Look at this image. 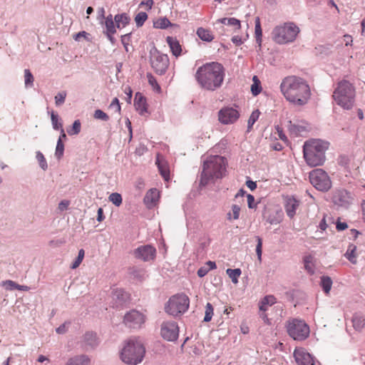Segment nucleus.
<instances>
[{"mask_svg":"<svg viewBox=\"0 0 365 365\" xmlns=\"http://www.w3.org/2000/svg\"><path fill=\"white\" fill-rule=\"evenodd\" d=\"M335 103L345 110H350L355 101V88L346 80H342L337 83L332 95Z\"/></svg>","mask_w":365,"mask_h":365,"instance_id":"nucleus-5","label":"nucleus"},{"mask_svg":"<svg viewBox=\"0 0 365 365\" xmlns=\"http://www.w3.org/2000/svg\"><path fill=\"white\" fill-rule=\"evenodd\" d=\"M160 197L157 189H150L144 197L143 201L148 208L154 207Z\"/></svg>","mask_w":365,"mask_h":365,"instance_id":"nucleus-20","label":"nucleus"},{"mask_svg":"<svg viewBox=\"0 0 365 365\" xmlns=\"http://www.w3.org/2000/svg\"><path fill=\"white\" fill-rule=\"evenodd\" d=\"M226 272L234 284H237L238 282V277L240 276L242 273L240 269H227L226 270Z\"/></svg>","mask_w":365,"mask_h":365,"instance_id":"nucleus-35","label":"nucleus"},{"mask_svg":"<svg viewBox=\"0 0 365 365\" xmlns=\"http://www.w3.org/2000/svg\"><path fill=\"white\" fill-rule=\"evenodd\" d=\"M190 299L184 294H178L171 297L165 306V312L172 316H178L185 313L189 308Z\"/></svg>","mask_w":365,"mask_h":365,"instance_id":"nucleus-8","label":"nucleus"},{"mask_svg":"<svg viewBox=\"0 0 365 365\" xmlns=\"http://www.w3.org/2000/svg\"><path fill=\"white\" fill-rule=\"evenodd\" d=\"M179 334V329L175 322H165L161 325V336L167 341H175Z\"/></svg>","mask_w":365,"mask_h":365,"instance_id":"nucleus-13","label":"nucleus"},{"mask_svg":"<svg viewBox=\"0 0 365 365\" xmlns=\"http://www.w3.org/2000/svg\"><path fill=\"white\" fill-rule=\"evenodd\" d=\"M320 285L326 294H329L332 286V280L328 276H322L321 277Z\"/></svg>","mask_w":365,"mask_h":365,"instance_id":"nucleus-32","label":"nucleus"},{"mask_svg":"<svg viewBox=\"0 0 365 365\" xmlns=\"http://www.w3.org/2000/svg\"><path fill=\"white\" fill-rule=\"evenodd\" d=\"M256 240L257 242V244L256 246V253H257L258 259L259 261H261L262 254V240L259 236H256Z\"/></svg>","mask_w":365,"mask_h":365,"instance_id":"nucleus-47","label":"nucleus"},{"mask_svg":"<svg viewBox=\"0 0 365 365\" xmlns=\"http://www.w3.org/2000/svg\"><path fill=\"white\" fill-rule=\"evenodd\" d=\"M93 116L96 119H99L104 121H107L109 120L108 115L105 112L100 109H97L95 110Z\"/></svg>","mask_w":365,"mask_h":365,"instance_id":"nucleus-48","label":"nucleus"},{"mask_svg":"<svg viewBox=\"0 0 365 365\" xmlns=\"http://www.w3.org/2000/svg\"><path fill=\"white\" fill-rule=\"evenodd\" d=\"M208 272L209 269H207L206 266H203L197 270V275L200 277H203L207 274Z\"/></svg>","mask_w":365,"mask_h":365,"instance_id":"nucleus-58","label":"nucleus"},{"mask_svg":"<svg viewBox=\"0 0 365 365\" xmlns=\"http://www.w3.org/2000/svg\"><path fill=\"white\" fill-rule=\"evenodd\" d=\"M114 21L118 29L124 28L130 21L129 16L123 13L120 14H117L114 17Z\"/></svg>","mask_w":365,"mask_h":365,"instance_id":"nucleus-28","label":"nucleus"},{"mask_svg":"<svg viewBox=\"0 0 365 365\" xmlns=\"http://www.w3.org/2000/svg\"><path fill=\"white\" fill-rule=\"evenodd\" d=\"M112 306L119 308L123 306L130 299L129 295L122 289H115L112 292Z\"/></svg>","mask_w":365,"mask_h":365,"instance_id":"nucleus-17","label":"nucleus"},{"mask_svg":"<svg viewBox=\"0 0 365 365\" xmlns=\"http://www.w3.org/2000/svg\"><path fill=\"white\" fill-rule=\"evenodd\" d=\"M262 91V87L260 86V83H257L255 81L253 83V84L251 86V92L253 96H257Z\"/></svg>","mask_w":365,"mask_h":365,"instance_id":"nucleus-51","label":"nucleus"},{"mask_svg":"<svg viewBox=\"0 0 365 365\" xmlns=\"http://www.w3.org/2000/svg\"><path fill=\"white\" fill-rule=\"evenodd\" d=\"M354 197L351 192L346 190H339L333 195V202L341 207L348 208L353 203Z\"/></svg>","mask_w":365,"mask_h":365,"instance_id":"nucleus-14","label":"nucleus"},{"mask_svg":"<svg viewBox=\"0 0 365 365\" xmlns=\"http://www.w3.org/2000/svg\"><path fill=\"white\" fill-rule=\"evenodd\" d=\"M123 322L129 328L138 329L144 324L145 317L140 312L133 309L125 314Z\"/></svg>","mask_w":365,"mask_h":365,"instance_id":"nucleus-12","label":"nucleus"},{"mask_svg":"<svg viewBox=\"0 0 365 365\" xmlns=\"http://www.w3.org/2000/svg\"><path fill=\"white\" fill-rule=\"evenodd\" d=\"M98 19H100L101 23L103 24V19H106L104 8H103V7L99 8L98 10Z\"/></svg>","mask_w":365,"mask_h":365,"instance_id":"nucleus-63","label":"nucleus"},{"mask_svg":"<svg viewBox=\"0 0 365 365\" xmlns=\"http://www.w3.org/2000/svg\"><path fill=\"white\" fill-rule=\"evenodd\" d=\"M247 205H248V207L249 208H254L255 207V205L254 204L255 202V197L253 195H250V194H248L247 195Z\"/></svg>","mask_w":365,"mask_h":365,"instance_id":"nucleus-57","label":"nucleus"},{"mask_svg":"<svg viewBox=\"0 0 365 365\" xmlns=\"http://www.w3.org/2000/svg\"><path fill=\"white\" fill-rule=\"evenodd\" d=\"M356 250V246L353 244H350L347 248V250H346L345 255H344L346 258L353 264L356 263V256L355 255Z\"/></svg>","mask_w":365,"mask_h":365,"instance_id":"nucleus-30","label":"nucleus"},{"mask_svg":"<svg viewBox=\"0 0 365 365\" xmlns=\"http://www.w3.org/2000/svg\"><path fill=\"white\" fill-rule=\"evenodd\" d=\"M262 300L264 302V304L268 306H272L276 303V298L273 295L266 296Z\"/></svg>","mask_w":365,"mask_h":365,"instance_id":"nucleus-52","label":"nucleus"},{"mask_svg":"<svg viewBox=\"0 0 365 365\" xmlns=\"http://www.w3.org/2000/svg\"><path fill=\"white\" fill-rule=\"evenodd\" d=\"M150 62L152 68L157 74H164L170 63L167 54L160 53L155 47L150 51Z\"/></svg>","mask_w":365,"mask_h":365,"instance_id":"nucleus-10","label":"nucleus"},{"mask_svg":"<svg viewBox=\"0 0 365 365\" xmlns=\"http://www.w3.org/2000/svg\"><path fill=\"white\" fill-rule=\"evenodd\" d=\"M286 327L289 335L294 340L302 341L309 335V327L303 320L289 319L287 322Z\"/></svg>","mask_w":365,"mask_h":365,"instance_id":"nucleus-9","label":"nucleus"},{"mask_svg":"<svg viewBox=\"0 0 365 365\" xmlns=\"http://www.w3.org/2000/svg\"><path fill=\"white\" fill-rule=\"evenodd\" d=\"M51 120L53 128L56 130H58L59 129L62 128V123L59 121L58 115L54 112H51Z\"/></svg>","mask_w":365,"mask_h":365,"instance_id":"nucleus-38","label":"nucleus"},{"mask_svg":"<svg viewBox=\"0 0 365 365\" xmlns=\"http://www.w3.org/2000/svg\"><path fill=\"white\" fill-rule=\"evenodd\" d=\"M81 123L79 120H76L73 122L72 128L68 129L67 132L70 135H77L81 132Z\"/></svg>","mask_w":365,"mask_h":365,"instance_id":"nucleus-39","label":"nucleus"},{"mask_svg":"<svg viewBox=\"0 0 365 365\" xmlns=\"http://www.w3.org/2000/svg\"><path fill=\"white\" fill-rule=\"evenodd\" d=\"M71 325V322L67 321L56 328V331L58 334H63L67 332L69 326Z\"/></svg>","mask_w":365,"mask_h":365,"instance_id":"nucleus-49","label":"nucleus"},{"mask_svg":"<svg viewBox=\"0 0 365 365\" xmlns=\"http://www.w3.org/2000/svg\"><path fill=\"white\" fill-rule=\"evenodd\" d=\"M148 19V15L145 12H139L135 17V21L138 27H140L143 25L145 21Z\"/></svg>","mask_w":365,"mask_h":365,"instance_id":"nucleus-41","label":"nucleus"},{"mask_svg":"<svg viewBox=\"0 0 365 365\" xmlns=\"http://www.w3.org/2000/svg\"><path fill=\"white\" fill-rule=\"evenodd\" d=\"M260 112L259 110H254L250 115L248 123H247V129L248 130L252 128L255 123L259 117Z\"/></svg>","mask_w":365,"mask_h":365,"instance_id":"nucleus-40","label":"nucleus"},{"mask_svg":"<svg viewBox=\"0 0 365 365\" xmlns=\"http://www.w3.org/2000/svg\"><path fill=\"white\" fill-rule=\"evenodd\" d=\"M103 23H104V25L106 27V31H104V33L105 32H109V33H115L116 32L115 27V21L111 14H109L105 19V21Z\"/></svg>","mask_w":365,"mask_h":365,"instance_id":"nucleus-31","label":"nucleus"},{"mask_svg":"<svg viewBox=\"0 0 365 365\" xmlns=\"http://www.w3.org/2000/svg\"><path fill=\"white\" fill-rule=\"evenodd\" d=\"M66 95H67L66 92L63 91L58 92L55 96L54 99H55V104L56 106H60L64 103L66 98Z\"/></svg>","mask_w":365,"mask_h":365,"instance_id":"nucleus-43","label":"nucleus"},{"mask_svg":"<svg viewBox=\"0 0 365 365\" xmlns=\"http://www.w3.org/2000/svg\"><path fill=\"white\" fill-rule=\"evenodd\" d=\"M225 76L223 66L218 62H210L200 66L195 74L199 86L207 91H215L222 86Z\"/></svg>","mask_w":365,"mask_h":365,"instance_id":"nucleus-1","label":"nucleus"},{"mask_svg":"<svg viewBox=\"0 0 365 365\" xmlns=\"http://www.w3.org/2000/svg\"><path fill=\"white\" fill-rule=\"evenodd\" d=\"M353 41V39H352V37L350 35H344L343 36V43L346 45V46H349V45H351V43Z\"/></svg>","mask_w":365,"mask_h":365,"instance_id":"nucleus-60","label":"nucleus"},{"mask_svg":"<svg viewBox=\"0 0 365 365\" xmlns=\"http://www.w3.org/2000/svg\"><path fill=\"white\" fill-rule=\"evenodd\" d=\"M196 33L197 36L204 41L210 42L214 38L213 35L209 30L202 27L198 28Z\"/></svg>","mask_w":365,"mask_h":365,"instance_id":"nucleus-29","label":"nucleus"},{"mask_svg":"<svg viewBox=\"0 0 365 365\" xmlns=\"http://www.w3.org/2000/svg\"><path fill=\"white\" fill-rule=\"evenodd\" d=\"M336 230L338 231H342V230H346L348 227V225L346 222H341L338 221L336 222Z\"/></svg>","mask_w":365,"mask_h":365,"instance_id":"nucleus-62","label":"nucleus"},{"mask_svg":"<svg viewBox=\"0 0 365 365\" xmlns=\"http://www.w3.org/2000/svg\"><path fill=\"white\" fill-rule=\"evenodd\" d=\"M276 129L277 130L278 136H279V139H281L283 141H287V138L285 135V134L283 133L282 129H281L279 126H277L276 128Z\"/></svg>","mask_w":365,"mask_h":365,"instance_id":"nucleus-61","label":"nucleus"},{"mask_svg":"<svg viewBox=\"0 0 365 365\" xmlns=\"http://www.w3.org/2000/svg\"><path fill=\"white\" fill-rule=\"evenodd\" d=\"M66 365H90V359L86 355L70 358Z\"/></svg>","mask_w":365,"mask_h":365,"instance_id":"nucleus-24","label":"nucleus"},{"mask_svg":"<svg viewBox=\"0 0 365 365\" xmlns=\"http://www.w3.org/2000/svg\"><path fill=\"white\" fill-rule=\"evenodd\" d=\"M34 76L29 69L24 70V83L26 88H30L34 86Z\"/></svg>","mask_w":365,"mask_h":365,"instance_id":"nucleus-37","label":"nucleus"},{"mask_svg":"<svg viewBox=\"0 0 365 365\" xmlns=\"http://www.w3.org/2000/svg\"><path fill=\"white\" fill-rule=\"evenodd\" d=\"M156 164L158 165L160 175H162L165 180L168 181L170 178V170L167 164L161 161L158 156L156 160Z\"/></svg>","mask_w":365,"mask_h":365,"instance_id":"nucleus-26","label":"nucleus"},{"mask_svg":"<svg viewBox=\"0 0 365 365\" xmlns=\"http://www.w3.org/2000/svg\"><path fill=\"white\" fill-rule=\"evenodd\" d=\"M354 328L357 330H361L365 326V317L361 314H355L352 318Z\"/></svg>","mask_w":365,"mask_h":365,"instance_id":"nucleus-27","label":"nucleus"},{"mask_svg":"<svg viewBox=\"0 0 365 365\" xmlns=\"http://www.w3.org/2000/svg\"><path fill=\"white\" fill-rule=\"evenodd\" d=\"M288 128L289 130L293 133H299L303 130L301 126L296 125L295 124L292 123V121H289Z\"/></svg>","mask_w":365,"mask_h":365,"instance_id":"nucleus-54","label":"nucleus"},{"mask_svg":"<svg viewBox=\"0 0 365 365\" xmlns=\"http://www.w3.org/2000/svg\"><path fill=\"white\" fill-rule=\"evenodd\" d=\"M109 200L115 206H120L122 203V197L118 192H113L109 196Z\"/></svg>","mask_w":365,"mask_h":365,"instance_id":"nucleus-44","label":"nucleus"},{"mask_svg":"<svg viewBox=\"0 0 365 365\" xmlns=\"http://www.w3.org/2000/svg\"><path fill=\"white\" fill-rule=\"evenodd\" d=\"M217 23H220L224 25L232 26L234 28L235 31L240 29L241 28L240 21L235 18L220 19L217 21Z\"/></svg>","mask_w":365,"mask_h":365,"instance_id":"nucleus-25","label":"nucleus"},{"mask_svg":"<svg viewBox=\"0 0 365 365\" xmlns=\"http://www.w3.org/2000/svg\"><path fill=\"white\" fill-rule=\"evenodd\" d=\"M255 34L256 41L258 43L259 46H261L262 30L261 28L260 20H259V17H256V19H255Z\"/></svg>","mask_w":365,"mask_h":365,"instance_id":"nucleus-33","label":"nucleus"},{"mask_svg":"<svg viewBox=\"0 0 365 365\" xmlns=\"http://www.w3.org/2000/svg\"><path fill=\"white\" fill-rule=\"evenodd\" d=\"M226 159L220 155H211L204 161L200 186L205 187L215 180L222 178L226 173Z\"/></svg>","mask_w":365,"mask_h":365,"instance_id":"nucleus-3","label":"nucleus"},{"mask_svg":"<svg viewBox=\"0 0 365 365\" xmlns=\"http://www.w3.org/2000/svg\"><path fill=\"white\" fill-rule=\"evenodd\" d=\"M239 117V111L233 108H225L219 112V120L223 124L233 123Z\"/></svg>","mask_w":365,"mask_h":365,"instance_id":"nucleus-15","label":"nucleus"},{"mask_svg":"<svg viewBox=\"0 0 365 365\" xmlns=\"http://www.w3.org/2000/svg\"><path fill=\"white\" fill-rule=\"evenodd\" d=\"M134 106L140 115H143L147 112V103L145 98L140 93H137L135 96Z\"/></svg>","mask_w":365,"mask_h":365,"instance_id":"nucleus-22","label":"nucleus"},{"mask_svg":"<svg viewBox=\"0 0 365 365\" xmlns=\"http://www.w3.org/2000/svg\"><path fill=\"white\" fill-rule=\"evenodd\" d=\"M280 89L287 101L297 106L306 105L311 96L310 88L307 81L295 76L284 78Z\"/></svg>","mask_w":365,"mask_h":365,"instance_id":"nucleus-2","label":"nucleus"},{"mask_svg":"<svg viewBox=\"0 0 365 365\" xmlns=\"http://www.w3.org/2000/svg\"><path fill=\"white\" fill-rule=\"evenodd\" d=\"M231 40L232 42L236 46H240L243 43V41L240 36H234Z\"/></svg>","mask_w":365,"mask_h":365,"instance_id":"nucleus-59","label":"nucleus"},{"mask_svg":"<svg viewBox=\"0 0 365 365\" xmlns=\"http://www.w3.org/2000/svg\"><path fill=\"white\" fill-rule=\"evenodd\" d=\"M299 32V28L294 22H285L273 29L272 38L278 44H287L294 41Z\"/></svg>","mask_w":365,"mask_h":365,"instance_id":"nucleus-7","label":"nucleus"},{"mask_svg":"<svg viewBox=\"0 0 365 365\" xmlns=\"http://www.w3.org/2000/svg\"><path fill=\"white\" fill-rule=\"evenodd\" d=\"M246 185L251 190H254L257 187V183L250 180L246 182Z\"/></svg>","mask_w":365,"mask_h":365,"instance_id":"nucleus-64","label":"nucleus"},{"mask_svg":"<svg viewBox=\"0 0 365 365\" xmlns=\"http://www.w3.org/2000/svg\"><path fill=\"white\" fill-rule=\"evenodd\" d=\"M83 343L87 349L96 347L98 344L96 334L93 332H86L83 336Z\"/></svg>","mask_w":365,"mask_h":365,"instance_id":"nucleus-23","label":"nucleus"},{"mask_svg":"<svg viewBox=\"0 0 365 365\" xmlns=\"http://www.w3.org/2000/svg\"><path fill=\"white\" fill-rule=\"evenodd\" d=\"M294 356L298 365H314V358L304 350L295 349Z\"/></svg>","mask_w":365,"mask_h":365,"instance_id":"nucleus-18","label":"nucleus"},{"mask_svg":"<svg viewBox=\"0 0 365 365\" xmlns=\"http://www.w3.org/2000/svg\"><path fill=\"white\" fill-rule=\"evenodd\" d=\"M110 108H115V110L118 112H120V103H119V101L117 98H115L113 101L111 102L110 105Z\"/></svg>","mask_w":365,"mask_h":365,"instance_id":"nucleus-56","label":"nucleus"},{"mask_svg":"<svg viewBox=\"0 0 365 365\" xmlns=\"http://www.w3.org/2000/svg\"><path fill=\"white\" fill-rule=\"evenodd\" d=\"M36 158L40 168L43 170H46L48 168V164L43 154L41 151H36Z\"/></svg>","mask_w":365,"mask_h":365,"instance_id":"nucleus-36","label":"nucleus"},{"mask_svg":"<svg viewBox=\"0 0 365 365\" xmlns=\"http://www.w3.org/2000/svg\"><path fill=\"white\" fill-rule=\"evenodd\" d=\"M309 181L318 190L326 192L331 187V182L327 173L322 169L318 168L309 173Z\"/></svg>","mask_w":365,"mask_h":365,"instance_id":"nucleus-11","label":"nucleus"},{"mask_svg":"<svg viewBox=\"0 0 365 365\" xmlns=\"http://www.w3.org/2000/svg\"><path fill=\"white\" fill-rule=\"evenodd\" d=\"M299 205V202L294 198V197H287L285 199V210L287 212V215L290 217L292 218L295 214L296 210L297 207Z\"/></svg>","mask_w":365,"mask_h":365,"instance_id":"nucleus-19","label":"nucleus"},{"mask_svg":"<svg viewBox=\"0 0 365 365\" xmlns=\"http://www.w3.org/2000/svg\"><path fill=\"white\" fill-rule=\"evenodd\" d=\"M166 42L168 44L173 56L178 57L181 55L182 46L176 38L173 36H168L166 38Z\"/></svg>","mask_w":365,"mask_h":365,"instance_id":"nucleus-21","label":"nucleus"},{"mask_svg":"<svg viewBox=\"0 0 365 365\" xmlns=\"http://www.w3.org/2000/svg\"><path fill=\"white\" fill-rule=\"evenodd\" d=\"M171 26L170 21L165 17L160 18L153 22V26L155 29H165Z\"/></svg>","mask_w":365,"mask_h":365,"instance_id":"nucleus-34","label":"nucleus"},{"mask_svg":"<svg viewBox=\"0 0 365 365\" xmlns=\"http://www.w3.org/2000/svg\"><path fill=\"white\" fill-rule=\"evenodd\" d=\"M64 152V145L61 139H58L56 144L55 155L58 159L61 158Z\"/></svg>","mask_w":365,"mask_h":365,"instance_id":"nucleus-45","label":"nucleus"},{"mask_svg":"<svg viewBox=\"0 0 365 365\" xmlns=\"http://www.w3.org/2000/svg\"><path fill=\"white\" fill-rule=\"evenodd\" d=\"M130 34H128L121 36V42L123 44L126 51H128V46L130 39Z\"/></svg>","mask_w":365,"mask_h":365,"instance_id":"nucleus-55","label":"nucleus"},{"mask_svg":"<svg viewBox=\"0 0 365 365\" xmlns=\"http://www.w3.org/2000/svg\"><path fill=\"white\" fill-rule=\"evenodd\" d=\"M155 253V248L150 245L140 246L134 251L135 257L145 262L153 259Z\"/></svg>","mask_w":365,"mask_h":365,"instance_id":"nucleus-16","label":"nucleus"},{"mask_svg":"<svg viewBox=\"0 0 365 365\" xmlns=\"http://www.w3.org/2000/svg\"><path fill=\"white\" fill-rule=\"evenodd\" d=\"M232 217L233 220H237L240 217V207L237 205H233L232 206Z\"/></svg>","mask_w":365,"mask_h":365,"instance_id":"nucleus-53","label":"nucleus"},{"mask_svg":"<svg viewBox=\"0 0 365 365\" xmlns=\"http://www.w3.org/2000/svg\"><path fill=\"white\" fill-rule=\"evenodd\" d=\"M213 316V307L210 303H207L205 306V317L204 322H210Z\"/></svg>","mask_w":365,"mask_h":365,"instance_id":"nucleus-42","label":"nucleus"},{"mask_svg":"<svg viewBox=\"0 0 365 365\" xmlns=\"http://www.w3.org/2000/svg\"><path fill=\"white\" fill-rule=\"evenodd\" d=\"M329 143L319 139H314L304 143L303 146L304 158L311 167L322 165L325 161V152Z\"/></svg>","mask_w":365,"mask_h":365,"instance_id":"nucleus-4","label":"nucleus"},{"mask_svg":"<svg viewBox=\"0 0 365 365\" xmlns=\"http://www.w3.org/2000/svg\"><path fill=\"white\" fill-rule=\"evenodd\" d=\"M2 285L7 290H14V289H16V288H19V284H17L16 283H15L14 282H13L11 280H6V281L2 282Z\"/></svg>","mask_w":365,"mask_h":365,"instance_id":"nucleus-50","label":"nucleus"},{"mask_svg":"<svg viewBox=\"0 0 365 365\" xmlns=\"http://www.w3.org/2000/svg\"><path fill=\"white\" fill-rule=\"evenodd\" d=\"M84 255H85L84 250L83 249H81L78 251V257H76V259H75V261L72 263V264L71 266V267L72 269H76L81 264V263L82 262V261L83 259Z\"/></svg>","mask_w":365,"mask_h":365,"instance_id":"nucleus-46","label":"nucleus"},{"mask_svg":"<svg viewBox=\"0 0 365 365\" xmlns=\"http://www.w3.org/2000/svg\"><path fill=\"white\" fill-rule=\"evenodd\" d=\"M145 353L143 344L138 339H130L125 344L120 352V359L127 364L137 365L143 361Z\"/></svg>","mask_w":365,"mask_h":365,"instance_id":"nucleus-6","label":"nucleus"}]
</instances>
